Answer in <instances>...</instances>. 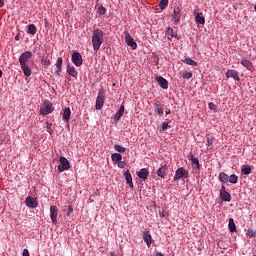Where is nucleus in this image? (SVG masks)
<instances>
[{
  "label": "nucleus",
  "instance_id": "nucleus-1",
  "mask_svg": "<svg viewBox=\"0 0 256 256\" xmlns=\"http://www.w3.org/2000/svg\"><path fill=\"white\" fill-rule=\"evenodd\" d=\"M31 57H33V53H31L30 51H25L19 57L20 67L25 77H31L33 73V71L31 70V67H29V59H31Z\"/></svg>",
  "mask_w": 256,
  "mask_h": 256
},
{
  "label": "nucleus",
  "instance_id": "nucleus-2",
  "mask_svg": "<svg viewBox=\"0 0 256 256\" xmlns=\"http://www.w3.org/2000/svg\"><path fill=\"white\" fill-rule=\"evenodd\" d=\"M105 33H103V30L96 28L92 32V46L94 51H99L101 49V45H103Z\"/></svg>",
  "mask_w": 256,
  "mask_h": 256
},
{
  "label": "nucleus",
  "instance_id": "nucleus-3",
  "mask_svg": "<svg viewBox=\"0 0 256 256\" xmlns=\"http://www.w3.org/2000/svg\"><path fill=\"white\" fill-rule=\"evenodd\" d=\"M55 111V107H53V104L49 101H45L43 106L40 107V115H50V113H53Z\"/></svg>",
  "mask_w": 256,
  "mask_h": 256
},
{
  "label": "nucleus",
  "instance_id": "nucleus-4",
  "mask_svg": "<svg viewBox=\"0 0 256 256\" xmlns=\"http://www.w3.org/2000/svg\"><path fill=\"white\" fill-rule=\"evenodd\" d=\"M189 177V171L185 170V168L180 167L176 170L174 175V181H179V179H187Z\"/></svg>",
  "mask_w": 256,
  "mask_h": 256
},
{
  "label": "nucleus",
  "instance_id": "nucleus-5",
  "mask_svg": "<svg viewBox=\"0 0 256 256\" xmlns=\"http://www.w3.org/2000/svg\"><path fill=\"white\" fill-rule=\"evenodd\" d=\"M103 105H105V91L100 90L98 92L97 98H96V109L97 111H100V109H103Z\"/></svg>",
  "mask_w": 256,
  "mask_h": 256
},
{
  "label": "nucleus",
  "instance_id": "nucleus-6",
  "mask_svg": "<svg viewBox=\"0 0 256 256\" xmlns=\"http://www.w3.org/2000/svg\"><path fill=\"white\" fill-rule=\"evenodd\" d=\"M60 165L58 166V171L63 173V171H69L71 169V165L69 164V160L65 157H60Z\"/></svg>",
  "mask_w": 256,
  "mask_h": 256
},
{
  "label": "nucleus",
  "instance_id": "nucleus-7",
  "mask_svg": "<svg viewBox=\"0 0 256 256\" xmlns=\"http://www.w3.org/2000/svg\"><path fill=\"white\" fill-rule=\"evenodd\" d=\"M72 63H74L76 67H81V65H83V56H81V53L74 52L72 54Z\"/></svg>",
  "mask_w": 256,
  "mask_h": 256
},
{
  "label": "nucleus",
  "instance_id": "nucleus-8",
  "mask_svg": "<svg viewBox=\"0 0 256 256\" xmlns=\"http://www.w3.org/2000/svg\"><path fill=\"white\" fill-rule=\"evenodd\" d=\"M25 204H26V207H29V209H37L39 205V203L37 202V199L31 196L26 197Z\"/></svg>",
  "mask_w": 256,
  "mask_h": 256
},
{
  "label": "nucleus",
  "instance_id": "nucleus-9",
  "mask_svg": "<svg viewBox=\"0 0 256 256\" xmlns=\"http://www.w3.org/2000/svg\"><path fill=\"white\" fill-rule=\"evenodd\" d=\"M124 39L128 47H132V49H137V42L133 40V37H131V34L129 32H125Z\"/></svg>",
  "mask_w": 256,
  "mask_h": 256
},
{
  "label": "nucleus",
  "instance_id": "nucleus-10",
  "mask_svg": "<svg viewBox=\"0 0 256 256\" xmlns=\"http://www.w3.org/2000/svg\"><path fill=\"white\" fill-rule=\"evenodd\" d=\"M58 215H59V210L57 209V206H55V205L51 206L50 207V218L54 225H57V216Z\"/></svg>",
  "mask_w": 256,
  "mask_h": 256
},
{
  "label": "nucleus",
  "instance_id": "nucleus-11",
  "mask_svg": "<svg viewBox=\"0 0 256 256\" xmlns=\"http://www.w3.org/2000/svg\"><path fill=\"white\" fill-rule=\"evenodd\" d=\"M156 81L161 89H169V82L167 79L163 78L162 76L156 77Z\"/></svg>",
  "mask_w": 256,
  "mask_h": 256
},
{
  "label": "nucleus",
  "instance_id": "nucleus-12",
  "mask_svg": "<svg viewBox=\"0 0 256 256\" xmlns=\"http://www.w3.org/2000/svg\"><path fill=\"white\" fill-rule=\"evenodd\" d=\"M143 241L146 242L148 248L151 247V243H153V237L151 236V233L149 231H145L143 233Z\"/></svg>",
  "mask_w": 256,
  "mask_h": 256
},
{
  "label": "nucleus",
  "instance_id": "nucleus-13",
  "mask_svg": "<svg viewBox=\"0 0 256 256\" xmlns=\"http://www.w3.org/2000/svg\"><path fill=\"white\" fill-rule=\"evenodd\" d=\"M158 177L165 179L167 177V164H161V167L157 171Z\"/></svg>",
  "mask_w": 256,
  "mask_h": 256
},
{
  "label": "nucleus",
  "instance_id": "nucleus-14",
  "mask_svg": "<svg viewBox=\"0 0 256 256\" xmlns=\"http://www.w3.org/2000/svg\"><path fill=\"white\" fill-rule=\"evenodd\" d=\"M226 77L232 78L234 79V81H240L239 72H237L236 70H228L226 72Z\"/></svg>",
  "mask_w": 256,
  "mask_h": 256
},
{
  "label": "nucleus",
  "instance_id": "nucleus-15",
  "mask_svg": "<svg viewBox=\"0 0 256 256\" xmlns=\"http://www.w3.org/2000/svg\"><path fill=\"white\" fill-rule=\"evenodd\" d=\"M63 69V58L58 57L56 61V74L61 77V71Z\"/></svg>",
  "mask_w": 256,
  "mask_h": 256
},
{
  "label": "nucleus",
  "instance_id": "nucleus-16",
  "mask_svg": "<svg viewBox=\"0 0 256 256\" xmlns=\"http://www.w3.org/2000/svg\"><path fill=\"white\" fill-rule=\"evenodd\" d=\"M137 176L139 177V179H143V181H145V179L149 177V169L147 168L140 169V171L137 172Z\"/></svg>",
  "mask_w": 256,
  "mask_h": 256
},
{
  "label": "nucleus",
  "instance_id": "nucleus-17",
  "mask_svg": "<svg viewBox=\"0 0 256 256\" xmlns=\"http://www.w3.org/2000/svg\"><path fill=\"white\" fill-rule=\"evenodd\" d=\"M123 113H125V106L121 105L118 112L113 117V120L115 121V123H117V121H119L121 117H123Z\"/></svg>",
  "mask_w": 256,
  "mask_h": 256
},
{
  "label": "nucleus",
  "instance_id": "nucleus-18",
  "mask_svg": "<svg viewBox=\"0 0 256 256\" xmlns=\"http://www.w3.org/2000/svg\"><path fill=\"white\" fill-rule=\"evenodd\" d=\"M62 119L63 121H66V122H68L69 119H71V108L66 107L63 109Z\"/></svg>",
  "mask_w": 256,
  "mask_h": 256
},
{
  "label": "nucleus",
  "instance_id": "nucleus-19",
  "mask_svg": "<svg viewBox=\"0 0 256 256\" xmlns=\"http://www.w3.org/2000/svg\"><path fill=\"white\" fill-rule=\"evenodd\" d=\"M124 177L126 179L127 185H129V187L133 189V177L131 176V172H129V170L124 172Z\"/></svg>",
  "mask_w": 256,
  "mask_h": 256
},
{
  "label": "nucleus",
  "instance_id": "nucleus-20",
  "mask_svg": "<svg viewBox=\"0 0 256 256\" xmlns=\"http://www.w3.org/2000/svg\"><path fill=\"white\" fill-rule=\"evenodd\" d=\"M195 21L198 25H205V16H203L202 12H198L195 15Z\"/></svg>",
  "mask_w": 256,
  "mask_h": 256
},
{
  "label": "nucleus",
  "instance_id": "nucleus-21",
  "mask_svg": "<svg viewBox=\"0 0 256 256\" xmlns=\"http://www.w3.org/2000/svg\"><path fill=\"white\" fill-rule=\"evenodd\" d=\"M190 161L192 163L193 169H201V165L199 164V159L197 157L191 156Z\"/></svg>",
  "mask_w": 256,
  "mask_h": 256
},
{
  "label": "nucleus",
  "instance_id": "nucleus-22",
  "mask_svg": "<svg viewBox=\"0 0 256 256\" xmlns=\"http://www.w3.org/2000/svg\"><path fill=\"white\" fill-rule=\"evenodd\" d=\"M67 73L71 75V77H77L78 72L73 65H67Z\"/></svg>",
  "mask_w": 256,
  "mask_h": 256
},
{
  "label": "nucleus",
  "instance_id": "nucleus-23",
  "mask_svg": "<svg viewBox=\"0 0 256 256\" xmlns=\"http://www.w3.org/2000/svg\"><path fill=\"white\" fill-rule=\"evenodd\" d=\"M154 111L158 113V115H163V105H161V102L154 103Z\"/></svg>",
  "mask_w": 256,
  "mask_h": 256
},
{
  "label": "nucleus",
  "instance_id": "nucleus-24",
  "mask_svg": "<svg viewBox=\"0 0 256 256\" xmlns=\"http://www.w3.org/2000/svg\"><path fill=\"white\" fill-rule=\"evenodd\" d=\"M228 229L230 233H235V231H237V226L235 225V220H233V218L229 219Z\"/></svg>",
  "mask_w": 256,
  "mask_h": 256
},
{
  "label": "nucleus",
  "instance_id": "nucleus-25",
  "mask_svg": "<svg viewBox=\"0 0 256 256\" xmlns=\"http://www.w3.org/2000/svg\"><path fill=\"white\" fill-rule=\"evenodd\" d=\"M41 63H42L43 69H49V66L51 65V60H49V58L43 56L41 58Z\"/></svg>",
  "mask_w": 256,
  "mask_h": 256
},
{
  "label": "nucleus",
  "instance_id": "nucleus-26",
  "mask_svg": "<svg viewBox=\"0 0 256 256\" xmlns=\"http://www.w3.org/2000/svg\"><path fill=\"white\" fill-rule=\"evenodd\" d=\"M241 65H243V67L248 69V71H251L253 69V63L249 60H246V59L242 60Z\"/></svg>",
  "mask_w": 256,
  "mask_h": 256
},
{
  "label": "nucleus",
  "instance_id": "nucleus-27",
  "mask_svg": "<svg viewBox=\"0 0 256 256\" xmlns=\"http://www.w3.org/2000/svg\"><path fill=\"white\" fill-rule=\"evenodd\" d=\"M111 159H112L113 163H119L120 161H122L123 156H121V154H119V153H113L111 155Z\"/></svg>",
  "mask_w": 256,
  "mask_h": 256
},
{
  "label": "nucleus",
  "instance_id": "nucleus-28",
  "mask_svg": "<svg viewBox=\"0 0 256 256\" xmlns=\"http://www.w3.org/2000/svg\"><path fill=\"white\" fill-rule=\"evenodd\" d=\"M27 33H28L29 35H35V33H37V27H35L34 24L28 25Z\"/></svg>",
  "mask_w": 256,
  "mask_h": 256
},
{
  "label": "nucleus",
  "instance_id": "nucleus-29",
  "mask_svg": "<svg viewBox=\"0 0 256 256\" xmlns=\"http://www.w3.org/2000/svg\"><path fill=\"white\" fill-rule=\"evenodd\" d=\"M183 63H186V65H191L192 67H197L198 63L195 62V60L191 59V58H185L183 60Z\"/></svg>",
  "mask_w": 256,
  "mask_h": 256
},
{
  "label": "nucleus",
  "instance_id": "nucleus-30",
  "mask_svg": "<svg viewBox=\"0 0 256 256\" xmlns=\"http://www.w3.org/2000/svg\"><path fill=\"white\" fill-rule=\"evenodd\" d=\"M114 149L115 151H117L118 153H125L127 151V148L119 145V144H115L114 145Z\"/></svg>",
  "mask_w": 256,
  "mask_h": 256
},
{
  "label": "nucleus",
  "instance_id": "nucleus-31",
  "mask_svg": "<svg viewBox=\"0 0 256 256\" xmlns=\"http://www.w3.org/2000/svg\"><path fill=\"white\" fill-rule=\"evenodd\" d=\"M167 5H169V0H160L159 7L162 11L167 9Z\"/></svg>",
  "mask_w": 256,
  "mask_h": 256
},
{
  "label": "nucleus",
  "instance_id": "nucleus-32",
  "mask_svg": "<svg viewBox=\"0 0 256 256\" xmlns=\"http://www.w3.org/2000/svg\"><path fill=\"white\" fill-rule=\"evenodd\" d=\"M238 181H239V177H237V175L235 174L230 175L229 183H232L235 185Z\"/></svg>",
  "mask_w": 256,
  "mask_h": 256
},
{
  "label": "nucleus",
  "instance_id": "nucleus-33",
  "mask_svg": "<svg viewBox=\"0 0 256 256\" xmlns=\"http://www.w3.org/2000/svg\"><path fill=\"white\" fill-rule=\"evenodd\" d=\"M73 214V206L69 205L67 212L65 214V219H70L71 215Z\"/></svg>",
  "mask_w": 256,
  "mask_h": 256
},
{
  "label": "nucleus",
  "instance_id": "nucleus-34",
  "mask_svg": "<svg viewBox=\"0 0 256 256\" xmlns=\"http://www.w3.org/2000/svg\"><path fill=\"white\" fill-rule=\"evenodd\" d=\"M246 235H248V237L250 238H255L256 237V230L253 228H250L247 230Z\"/></svg>",
  "mask_w": 256,
  "mask_h": 256
},
{
  "label": "nucleus",
  "instance_id": "nucleus-35",
  "mask_svg": "<svg viewBox=\"0 0 256 256\" xmlns=\"http://www.w3.org/2000/svg\"><path fill=\"white\" fill-rule=\"evenodd\" d=\"M242 175H251V166H246L242 168Z\"/></svg>",
  "mask_w": 256,
  "mask_h": 256
},
{
  "label": "nucleus",
  "instance_id": "nucleus-36",
  "mask_svg": "<svg viewBox=\"0 0 256 256\" xmlns=\"http://www.w3.org/2000/svg\"><path fill=\"white\" fill-rule=\"evenodd\" d=\"M167 35H168V39L171 41V39H173V37H175V32L173 30V28H168L167 29Z\"/></svg>",
  "mask_w": 256,
  "mask_h": 256
},
{
  "label": "nucleus",
  "instance_id": "nucleus-37",
  "mask_svg": "<svg viewBox=\"0 0 256 256\" xmlns=\"http://www.w3.org/2000/svg\"><path fill=\"white\" fill-rule=\"evenodd\" d=\"M97 13L99 15H105V13H107V9L103 6H99L98 9H97Z\"/></svg>",
  "mask_w": 256,
  "mask_h": 256
},
{
  "label": "nucleus",
  "instance_id": "nucleus-38",
  "mask_svg": "<svg viewBox=\"0 0 256 256\" xmlns=\"http://www.w3.org/2000/svg\"><path fill=\"white\" fill-rule=\"evenodd\" d=\"M182 77L183 79H191V77H193V73L192 72H183L182 73Z\"/></svg>",
  "mask_w": 256,
  "mask_h": 256
},
{
  "label": "nucleus",
  "instance_id": "nucleus-39",
  "mask_svg": "<svg viewBox=\"0 0 256 256\" xmlns=\"http://www.w3.org/2000/svg\"><path fill=\"white\" fill-rule=\"evenodd\" d=\"M220 199L221 201H225V186H222L220 190Z\"/></svg>",
  "mask_w": 256,
  "mask_h": 256
},
{
  "label": "nucleus",
  "instance_id": "nucleus-40",
  "mask_svg": "<svg viewBox=\"0 0 256 256\" xmlns=\"http://www.w3.org/2000/svg\"><path fill=\"white\" fill-rule=\"evenodd\" d=\"M118 167H119L120 169H125V167H127V162L120 160V162H118Z\"/></svg>",
  "mask_w": 256,
  "mask_h": 256
},
{
  "label": "nucleus",
  "instance_id": "nucleus-41",
  "mask_svg": "<svg viewBox=\"0 0 256 256\" xmlns=\"http://www.w3.org/2000/svg\"><path fill=\"white\" fill-rule=\"evenodd\" d=\"M174 16L175 17H181V9L174 8Z\"/></svg>",
  "mask_w": 256,
  "mask_h": 256
},
{
  "label": "nucleus",
  "instance_id": "nucleus-42",
  "mask_svg": "<svg viewBox=\"0 0 256 256\" xmlns=\"http://www.w3.org/2000/svg\"><path fill=\"white\" fill-rule=\"evenodd\" d=\"M169 129V123L168 122H163L162 123V131H167Z\"/></svg>",
  "mask_w": 256,
  "mask_h": 256
},
{
  "label": "nucleus",
  "instance_id": "nucleus-43",
  "mask_svg": "<svg viewBox=\"0 0 256 256\" xmlns=\"http://www.w3.org/2000/svg\"><path fill=\"white\" fill-rule=\"evenodd\" d=\"M219 179L222 183H225V174L224 172H221L220 175H219Z\"/></svg>",
  "mask_w": 256,
  "mask_h": 256
},
{
  "label": "nucleus",
  "instance_id": "nucleus-44",
  "mask_svg": "<svg viewBox=\"0 0 256 256\" xmlns=\"http://www.w3.org/2000/svg\"><path fill=\"white\" fill-rule=\"evenodd\" d=\"M225 201H231V194H229V192H225Z\"/></svg>",
  "mask_w": 256,
  "mask_h": 256
},
{
  "label": "nucleus",
  "instance_id": "nucleus-45",
  "mask_svg": "<svg viewBox=\"0 0 256 256\" xmlns=\"http://www.w3.org/2000/svg\"><path fill=\"white\" fill-rule=\"evenodd\" d=\"M22 256H31V255L29 254V250H28L27 248H24V249H23Z\"/></svg>",
  "mask_w": 256,
  "mask_h": 256
},
{
  "label": "nucleus",
  "instance_id": "nucleus-46",
  "mask_svg": "<svg viewBox=\"0 0 256 256\" xmlns=\"http://www.w3.org/2000/svg\"><path fill=\"white\" fill-rule=\"evenodd\" d=\"M173 21H175V23H179V21H181V16H174Z\"/></svg>",
  "mask_w": 256,
  "mask_h": 256
},
{
  "label": "nucleus",
  "instance_id": "nucleus-47",
  "mask_svg": "<svg viewBox=\"0 0 256 256\" xmlns=\"http://www.w3.org/2000/svg\"><path fill=\"white\" fill-rule=\"evenodd\" d=\"M208 107H209V109H211V111H214V109H215V104H214L213 102H210V103L208 104Z\"/></svg>",
  "mask_w": 256,
  "mask_h": 256
},
{
  "label": "nucleus",
  "instance_id": "nucleus-48",
  "mask_svg": "<svg viewBox=\"0 0 256 256\" xmlns=\"http://www.w3.org/2000/svg\"><path fill=\"white\" fill-rule=\"evenodd\" d=\"M208 145H213V139H211V138H208Z\"/></svg>",
  "mask_w": 256,
  "mask_h": 256
},
{
  "label": "nucleus",
  "instance_id": "nucleus-49",
  "mask_svg": "<svg viewBox=\"0 0 256 256\" xmlns=\"http://www.w3.org/2000/svg\"><path fill=\"white\" fill-rule=\"evenodd\" d=\"M5 6V1L0 0V8Z\"/></svg>",
  "mask_w": 256,
  "mask_h": 256
},
{
  "label": "nucleus",
  "instance_id": "nucleus-50",
  "mask_svg": "<svg viewBox=\"0 0 256 256\" xmlns=\"http://www.w3.org/2000/svg\"><path fill=\"white\" fill-rule=\"evenodd\" d=\"M155 256H164V255L161 252H157Z\"/></svg>",
  "mask_w": 256,
  "mask_h": 256
},
{
  "label": "nucleus",
  "instance_id": "nucleus-51",
  "mask_svg": "<svg viewBox=\"0 0 256 256\" xmlns=\"http://www.w3.org/2000/svg\"><path fill=\"white\" fill-rule=\"evenodd\" d=\"M166 115H171V110H166Z\"/></svg>",
  "mask_w": 256,
  "mask_h": 256
},
{
  "label": "nucleus",
  "instance_id": "nucleus-52",
  "mask_svg": "<svg viewBox=\"0 0 256 256\" xmlns=\"http://www.w3.org/2000/svg\"><path fill=\"white\" fill-rule=\"evenodd\" d=\"M15 41H19V35L15 36Z\"/></svg>",
  "mask_w": 256,
  "mask_h": 256
},
{
  "label": "nucleus",
  "instance_id": "nucleus-53",
  "mask_svg": "<svg viewBox=\"0 0 256 256\" xmlns=\"http://www.w3.org/2000/svg\"><path fill=\"white\" fill-rule=\"evenodd\" d=\"M2 77H3V71L0 70V78H2Z\"/></svg>",
  "mask_w": 256,
  "mask_h": 256
},
{
  "label": "nucleus",
  "instance_id": "nucleus-54",
  "mask_svg": "<svg viewBox=\"0 0 256 256\" xmlns=\"http://www.w3.org/2000/svg\"><path fill=\"white\" fill-rule=\"evenodd\" d=\"M173 37H175L176 39H179V35H177V34H174Z\"/></svg>",
  "mask_w": 256,
  "mask_h": 256
},
{
  "label": "nucleus",
  "instance_id": "nucleus-55",
  "mask_svg": "<svg viewBox=\"0 0 256 256\" xmlns=\"http://www.w3.org/2000/svg\"><path fill=\"white\" fill-rule=\"evenodd\" d=\"M49 133H51V128L49 127Z\"/></svg>",
  "mask_w": 256,
  "mask_h": 256
}]
</instances>
